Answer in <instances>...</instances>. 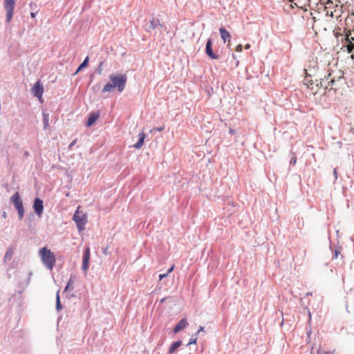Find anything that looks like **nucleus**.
I'll use <instances>...</instances> for the list:
<instances>
[{
    "label": "nucleus",
    "instance_id": "26",
    "mask_svg": "<svg viewBox=\"0 0 354 354\" xmlns=\"http://www.w3.org/2000/svg\"><path fill=\"white\" fill-rule=\"evenodd\" d=\"M31 276H32V272H30L28 273V278H27V279H26V283H25V286H26H26H28V285L29 284L30 281Z\"/></svg>",
    "mask_w": 354,
    "mask_h": 354
},
{
    "label": "nucleus",
    "instance_id": "23",
    "mask_svg": "<svg viewBox=\"0 0 354 354\" xmlns=\"http://www.w3.org/2000/svg\"><path fill=\"white\" fill-rule=\"evenodd\" d=\"M351 30H347L346 31H345V36H346V43L353 44V42L354 41V37H351Z\"/></svg>",
    "mask_w": 354,
    "mask_h": 354
},
{
    "label": "nucleus",
    "instance_id": "40",
    "mask_svg": "<svg viewBox=\"0 0 354 354\" xmlns=\"http://www.w3.org/2000/svg\"><path fill=\"white\" fill-rule=\"evenodd\" d=\"M97 72L98 74H101L102 72V68H97Z\"/></svg>",
    "mask_w": 354,
    "mask_h": 354
},
{
    "label": "nucleus",
    "instance_id": "16",
    "mask_svg": "<svg viewBox=\"0 0 354 354\" xmlns=\"http://www.w3.org/2000/svg\"><path fill=\"white\" fill-rule=\"evenodd\" d=\"M161 26L160 19L156 17H153L150 21V25L149 26V30H155L158 27Z\"/></svg>",
    "mask_w": 354,
    "mask_h": 354
},
{
    "label": "nucleus",
    "instance_id": "24",
    "mask_svg": "<svg viewBox=\"0 0 354 354\" xmlns=\"http://www.w3.org/2000/svg\"><path fill=\"white\" fill-rule=\"evenodd\" d=\"M347 50L351 53V58L354 59V44L347 43Z\"/></svg>",
    "mask_w": 354,
    "mask_h": 354
},
{
    "label": "nucleus",
    "instance_id": "44",
    "mask_svg": "<svg viewBox=\"0 0 354 354\" xmlns=\"http://www.w3.org/2000/svg\"><path fill=\"white\" fill-rule=\"evenodd\" d=\"M30 15L32 18H34L35 17V14L34 12H31Z\"/></svg>",
    "mask_w": 354,
    "mask_h": 354
},
{
    "label": "nucleus",
    "instance_id": "46",
    "mask_svg": "<svg viewBox=\"0 0 354 354\" xmlns=\"http://www.w3.org/2000/svg\"><path fill=\"white\" fill-rule=\"evenodd\" d=\"M304 71L305 73H306V68H304Z\"/></svg>",
    "mask_w": 354,
    "mask_h": 354
},
{
    "label": "nucleus",
    "instance_id": "32",
    "mask_svg": "<svg viewBox=\"0 0 354 354\" xmlns=\"http://www.w3.org/2000/svg\"><path fill=\"white\" fill-rule=\"evenodd\" d=\"M77 142V139L73 140L69 145L68 148L71 149Z\"/></svg>",
    "mask_w": 354,
    "mask_h": 354
},
{
    "label": "nucleus",
    "instance_id": "25",
    "mask_svg": "<svg viewBox=\"0 0 354 354\" xmlns=\"http://www.w3.org/2000/svg\"><path fill=\"white\" fill-rule=\"evenodd\" d=\"M197 342V337L196 334L192 335L188 344H187V346L191 345V344H195Z\"/></svg>",
    "mask_w": 354,
    "mask_h": 354
},
{
    "label": "nucleus",
    "instance_id": "34",
    "mask_svg": "<svg viewBox=\"0 0 354 354\" xmlns=\"http://www.w3.org/2000/svg\"><path fill=\"white\" fill-rule=\"evenodd\" d=\"M102 252H103V254H106H106H109V246H107V247H106L105 248H104V249H103V250H102Z\"/></svg>",
    "mask_w": 354,
    "mask_h": 354
},
{
    "label": "nucleus",
    "instance_id": "28",
    "mask_svg": "<svg viewBox=\"0 0 354 354\" xmlns=\"http://www.w3.org/2000/svg\"><path fill=\"white\" fill-rule=\"evenodd\" d=\"M297 162V157H292L290 160V165H295Z\"/></svg>",
    "mask_w": 354,
    "mask_h": 354
},
{
    "label": "nucleus",
    "instance_id": "45",
    "mask_svg": "<svg viewBox=\"0 0 354 354\" xmlns=\"http://www.w3.org/2000/svg\"><path fill=\"white\" fill-rule=\"evenodd\" d=\"M329 16L333 17V12H331L330 14H329Z\"/></svg>",
    "mask_w": 354,
    "mask_h": 354
},
{
    "label": "nucleus",
    "instance_id": "27",
    "mask_svg": "<svg viewBox=\"0 0 354 354\" xmlns=\"http://www.w3.org/2000/svg\"><path fill=\"white\" fill-rule=\"evenodd\" d=\"M88 62V57H86L84 62L79 66H86Z\"/></svg>",
    "mask_w": 354,
    "mask_h": 354
},
{
    "label": "nucleus",
    "instance_id": "17",
    "mask_svg": "<svg viewBox=\"0 0 354 354\" xmlns=\"http://www.w3.org/2000/svg\"><path fill=\"white\" fill-rule=\"evenodd\" d=\"M14 254V250L12 248L10 247L6 252L4 257H3V261L4 263H8L10 261L13 256Z\"/></svg>",
    "mask_w": 354,
    "mask_h": 354
},
{
    "label": "nucleus",
    "instance_id": "42",
    "mask_svg": "<svg viewBox=\"0 0 354 354\" xmlns=\"http://www.w3.org/2000/svg\"><path fill=\"white\" fill-rule=\"evenodd\" d=\"M250 48V45L249 44H245V49H249Z\"/></svg>",
    "mask_w": 354,
    "mask_h": 354
},
{
    "label": "nucleus",
    "instance_id": "47",
    "mask_svg": "<svg viewBox=\"0 0 354 354\" xmlns=\"http://www.w3.org/2000/svg\"><path fill=\"white\" fill-rule=\"evenodd\" d=\"M25 155L28 156V152H27V151H26V152L25 153Z\"/></svg>",
    "mask_w": 354,
    "mask_h": 354
},
{
    "label": "nucleus",
    "instance_id": "1",
    "mask_svg": "<svg viewBox=\"0 0 354 354\" xmlns=\"http://www.w3.org/2000/svg\"><path fill=\"white\" fill-rule=\"evenodd\" d=\"M43 264L49 270H52L55 264V257L50 250L46 247L41 248L39 251Z\"/></svg>",
    "mask_w": 354,
    "mask_h": 354
},
{
    "label": "nucleus",
    "instance_id": "5",
    "mask_svg": "<svg viewBox=\"0 0 354 354\" xmlns=\"http://www.w3.org/2000/svg\"><path fill=\"white\" fill-rule=\"evenodd\" d=\"M15 7V0H4V8L6 10V20L10 22L13 17Z\"/></svg>",
    "mask_w": 354,
    "mask_h": 354
},
{
    "label": "nucleus",
    "instance_id": "14",
    "mask_svg": "<svg viewBox=\"0 0 354 354\" xmlns=\"http://www.w3.org/2000/svg\"><path fill=\"white\" fill-rule=\"evenodd\" d=\"M182 344L183 342L181 340L173 342L169 348L167 354H173Z\"/></svg>",
    "mask_w": 354,
    "mask_h": 354
},
{
    "label": "nucleus",
    "instance_id": "37",
    "mask_svg": "<svg viewBox=\"0 0 354 354\" xmlns=\"http://www.w3.org/2000/svg\"><path fill=\"white\" fill-rule=\"evenodd\" d=\"M163 129H164L163 127L153 128V131H162Z\"/></svg>",
    "mask_w": 354,
    "mask_h": 354
},
{
    "label": "nucleus",
    "instance_id": "15",
    "mask_svg": "<svg viewBox=\"0 0 354 354\" xmlns=\"http://www.w3.org/2000/svg\"><path fill=\"white\" fill-rule=\"evenodd\" d=\"M74 278L75 277L71 275L68 281H67L66 286L64 289V292H70L74 288Z\"/></svg>",
    "mask_w": 354,
    "mask_h": 354
},
{
    "label": "nucleus",
    "instance_id": "30",
    "mask_svg": "<svg viewBox=\"0 0 354 354\" xmlns=\"http://www.w3.org/2000/svg\"><path fill=\"white\" fill-rule=\"evenodd\" d=\"M333 176L335 177V180L337 179L338 178V174H337V168H335L333 171Z\"/></svg>",
    "mask_w": 354,
    "mask_h": 354
},
{
    "label": "nucleus",
    "instance_id": "7",
    "mask_svg": "<svg viewBox=\"0 0 354 354\" xmlns=\"http://www.w3.org/2000/svg\"><path fill=\"white\" fill-rule=\"evenodd\" d=\"M32 208L34 212L38 216H41L44 212V201L41 198L37 197L33 201Z\"/></svg>",
    "mask_w": 354,
    "mask_h": 354
},
{
    "label": "nucleus",
    "instance_id": "10",
    "mask_svg": "<svg viewBox=\"0 0 354 354\" xmlns=\"http://www.w3.org/2000/svg\"><path fill=\"white\" fill-rule=\"evenodd\" d=\"M188 326V322L186 318L181 319L174 326L173 332L174 334L178 333L183 329L185 328Z\"/></svg>",
    "mask_w": 354,
    "mask_h": 354
},
{
    "label": "nucleus",
    "instance_id": "43",
    "mask_svg": "<svg viewBox=\"0 0 354 354\" xmlns=\"http://www.w3.org/2000/svg\"><path fill=\"white\" fill-rule=\"evenodd\" d=\"M2 216H3V218H6L7 214H6V212H3V214H2Z\"/></svg>",
    "mask_w": 354,
    "mask_h": 354
},
{
    "label": "nucleus",
    "instance_id": "19",
    "mask_svg": "<svg viewBox=\"0 0 354 354\" xmlns=\"http://www.w3.org/2000/svg\"><path fill=\"white\" fill-rule=\"evenodd\" d=\"M330 248L332 251V253H333V257H332V259H336L338 258V256L339 254H340L341 251H342V247L341 246H337L336 248H335L334 249H333L332 248V245L330 244Z\"/></svg>",
    "mask_w": 354,
    "mask_h": 354
},
{
    "label": "nucleus",
    "instance_id": "41",
    "mask_svg": "<svg viewBox=\"0 0 354 354\" xmlns=\"http://www.w3.org/2000/svg\"><path fill=\"white\" fill-rule=\"evenodd\" d=\"M167 299V297H164V298H162L160 300V304H163Z\"/></svg>",
    "mask_w": 354,
    "mask_h": 354
},
{
    "label": "nucleus",
    "instance_id": "13",
    "mask_svg": "<svg viewBox=\"0 0 354 354\" xmlns=\"http://www.w3.org/2000/svg\"><path fill=\"white\" fill-rule=\"evenodd\" d=\"M138 141L133 145V147L137 149H140L142 147V145H144L146 135L144 132H141V133H138Z\"/></svg>",
    "mask_w": 354,
    "mask_h": 354
},
{
    "label": "nucleus",
    "instance_id": "35",
    "mask_svg": "<svg viewBox=\"0 0 354 354\" xmlns=\"http://www.w3.org/2000/svg\"><path fill=\"white\" fill-rule=\"evenodd\" d=\"M85 68H77V70L75 72H74L73 73V75H75L76 74H77L80 71H82L83 69H84Z\"/></svg>",
    "mask_w": 354,
    "mask_h": 354
},
{
    "label": "nucleus",
    "instance_id": "31",
    "mask_svg": "<svg viewBox=\"0 0 354 354\" xmlns=\"http://www.w3.org/2000/svg\"><path fill=\"white\" fill-rule=\"evenodd\" d=\"M242 49H243V46L241 44H239L236 46V52H241L242 51Z\"/></svg>",
    "mask_w": 354,
    "mask_h": 354
},
{
    "label": "nucleus",
    "instance_id": "21",
    "mask_svg": "<svg viewBox=\"0 0 354 354\" xmlns=\"http://www.w3.org/2000/svg\"><path fill=\"white\" fill-rule=\"evenodd\" d=\"M43 116V123H44V129L46 130L49 128V114L46 112L42 113Z\"/></svg>",
    "mask_w": 354,
    "mask_h": 354
},
{
    "label": "nucleus",
    "instance_id": "4",
    "mask_svg": "<svg viewBox=\"0 0 354 354\" xmlns=\"http://www.w3.org/2000/svg\"><path fill=\"white\" fill-rule=\"evenodd\" d=\"M10 202L13 203L16 210L17 211L19 218L21 220L24 216V207L20 194L18 192H15L11 196Z\"/></svg>",
    "mask_w": 354,
    "mask_h": 354
},
{
    "label": "nucleus",
    "instance_id": "39",
    "mask_svg": "<svg viewBox=\"0 0 354 354\" xmlns=\"http://www.w3.org/2000/svg\"><path fill=\"white\" fill-rule=\"evenodd\" d=\"M229 132H230V134L233 135V134H234L236 133V130L232 129H230Z\"/></svg>",
    "mask_w": 354,
    "mask_h": 354
},
{
    "label": "nucleus",
    "instance_id": "6",
    "mask_svg": "<svg viewBox=\"0 0 354 354\" xmlns=\"http://www.w3.org/2000/svg\"><path fill=\"white\" fill-rule=\"evenodd\" d=\"M90 248L87 246L83 253L82 257V270L84 274H86L89 267V261H90Z\"/></svg>",
    "mask_w": 354,
    "mask_h": 354
},
{
    "label": "nucleus",
    "instance_id": "8",
    "mask_svg": "<svg viewBox=\"0 0 354 354\" xmlns=\"http://www.w3.org/2000/svg\"><path fill=\"white\" fill-rule=\"evenodd\" d=\"M32 95L38 99L42 97L44 93V86L40 80L37 81L31 89Z\"/></svg>",
    "mask_w": 354,
    "mask_h": 354
},
{
    "label": "nucleus",
    "instance_id": "2",
    "mask_svg": "<svg viewBox=\"0 0 354 354\" xmlns=\"http://www.w3.org/2000/svg\"><path fill=\"white\" fill-rule=\"evenodd\" d=\"M109 80L115 85L118 92L122 93L126 86L127 77L125 74L112 73L109 75Z\"/></svg>",
    "mask_w": 354,
    "mask_h": 354
},
{
    "label": "nucleus",
    "instance_id": "38",
    "mask_svg": "<svg viewBox=\"0 0 354 354\" xmlns=\"http://www.w3.org/2000/svg\"><path fill=\"white\" fill-rule=\"evenodd\" d=\"M174 266L173 265L172 266H171L168 270H167V272L166 273H167V274L170 272H171L173 270H174Z\"/></svg>",
    "mask_w": 354,
    "mask_h": 354
},
{
    "label": "nucleus",
    "instance_id": "29",
    "mask_svg": "<svg viewBox=\"0 0 354 354\" xmlns=\"http://www.w3.org/2000/svg\"><path fill=\"white\" fill-rule=\"evenodd\" d=\"M317 354H329L330 352L328 351H324L320 348H319L317 351Z\"/></svg>",
    "mask_w": 354,
    "mask_h": 354
},
{
    "label": "nucleus",
    "instance_id": "22",
    "mask_svg": "<svg viewBox=\"0 0 354 354\" xmlns=\"http://www.w3.org/2000/svg\"><path fill=\"white\" fill-rule=\"evenodd\" d=\"M55 308L57 311H60L63 308V306L60 301V297H59V290L57 292L56 294V304H55Z\"/></svg>",
    "mask_w": 354,
    "mask_h": 354
},
{
    "label": "nucleus",
    "instance_id": "3",
    "mask_svg": "<svg viewBox=\"0 0 354 354\" xmlns=\"http://www.w3.org/2000/svg\"><path fill=\"white\" fill-rule=\"evenodd\" d=\"M80 207H77L73 216V221L75 223L77 229L79 232H82L85 229L87 223V216L86 214L79 211Z\"/></svg>",
    "mask_w": 354,
    "mask_h": 354
},
{
    "label": "nucleus",
    "instance_id": "9",
    "mask_svg": "<svg viewBox=\"0 0 354 354\" xmlns=\"http://www.w3.org/2000/svg\"><path fill=\"white\" fill-rule=\"evenodd\" d=\"M99 117H100V113L98 111L97 112L92 111V112L89 113V114L88 115L86 122V126L87 127H90L93 126L97 120L99 118Z\"/></svg>",
    "mask_w": 354,
    "mask_h": 354
},
{
    "label": "nucleus",
    "instance_id": "33",
    "mask_svg": "<svg viewBox=\"0 0 354 354\" xmlns=\"http://www.w3.org/2000/svg\"><path fill=\"white\" fill-rule=\"evenodd\" d=\"M167 273H165V274H160L158 277H159V280H162L163 278L167 277Z\"/></svg>",
    "mask_w": 354,
    "mask_h": 354
},
{
    "label": "nucleus",
    "instance_id": "20",
    "mask_svg": "<svg viewBox=\"0 0 354 354\" xmlns=\"http://www.w3.org/2000/svg\"><path fill=\"white\" fill-rule=\"evenodd\" d=\"M219 32L221 34V37L224 42H226L227 39L230 38V32L227 31L225 28H221L219 29Z\"/></svg>",
    "mask_w": 354,
    "mask_h": 354
},
{
    "label": "nucleus",
    "instance_id": "12",
    "mask_svg": "<svg viewBox=\"0 0 354 354\" xmlns=\"http://www.w3.org/2000/svg\"><path fill=\"white\" fill-rule=\"evenodd\" d=\"M205 52H206L207 55L212 59H217L218 58V55H216L215 53H213L212 48L211 39H209L206 43Z\"/></svg>",
    "mask_w": 354,
    "mask_h": 354
},
{
    "label": "nucleus",
    "instance_id": "36",
    "mask_svg": "<svg viewBox=\"0 0 354 354\" xmlns=\"http://www.w3.org/2000/svg\"><path fill=\"white\" fill-rule=\"evenodd\" d=\"M203 331H204V327H203V326H199V328H198V331H197V333H196V335H198V334H199L201 332H203Z\"/></svg>",
    "mask_w": 354,
    "mask_h": 354
},
{
    "label": "nucleus",
    "instance_id": "11",
    "mask_svg": "<svg viewBox=\"0 0 354 354\" xmlns=\"http://www.w3.org/2000/svg\"><path fill=\"white\" fill-rule=\"evenodd\" d=\"M262 68H245V70L248 76V78H252L254 76H258L259 73H261Z\"/></svg>",
    "mask_w": 354,
    "mask_h": 354
},
{
    "label": "nucleus",
    "instance_id": "18",
    "mask_svg": "<svg viewBox=\"0 0 354 354\" xmlns=\"http://www.w3.org/2000/svg\"><path fill=\"white\" fill-rule=\"evenodd\" d=\"M115 88H116L115 87V85L113 84V83L111 82H107L104 86L103 87V88L102 89V93H106V92H111L113 91Z\"/></svg>",
    "mask_w": 354,
    "mask_h": 354
},
{
    "label": "nucleus",
    "instance_id": "48",
    "mask_svg": "<svg viewBox=\"0 0 354 354\" xmlns=\"http://www.w3.org/2000/svg\"><path fill=\"white\" fill-rule=\"evenodd\" d=\"M353 15H354V13Z\"/></svg>",
    "mask_w": 354,
    "mask_h": 354
}]
</instances>
